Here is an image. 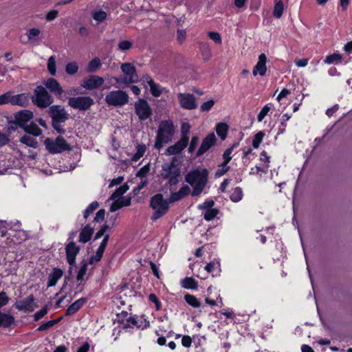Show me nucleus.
I'll use <instances>...</instances> for the list:
<instances>
[{"mask_svg": "<svg viewBox=\"0 0 352 352\" xmlns=\"http://www.w3.org/2000/svg\"><path fill=\"white\" fill-rule=\"evenodd\" d=\"M208 173L206 168H197L190 171L185 179L192 187V196L199 195L208 182Z\"/></svg>", "mask_w": 352, "mask_h": 352, "instance_id": "1", "label": "nucleus"}, {"mask_svg": "<svg viewBox=\"0 0 352 352\" xmlns=\"http://www.w3.org/2000/svg\"><path fill=\"white\" fill-rule=\"evenodd\" d=\"M174 135V125L171 120H163L160 122L155 143V148L160 150L164 144L172 140Z\"/></svg>", "mask_w": 352, "mask_h": 352, "instance_id": "2", "label": "nucleus"}, {"mask_svg": "<svg viewBox=\"0 0 352 352\" xmlns=\"http://www.w3.org/2000/svg\"><path fill=\"white\" fill-rule=\"evenodd\" d=\"M151 207L154 210L151 219L153 221L157 220L164 216L168 210V201L164 199L162 194H157L154 195L150 203Z\"/></svg>", "mask_w": 352, "mask_h": 352, "instance_id": "3", "label": "nucleus"}, {"mask_svg": "<svg viewBox=\"0 0 352 352\" xmlns=\"http://www.w3.org/2000/svg\"><path fill=\"white\" fill-rule=\"evenodd\" d=\"M32 100L34 104L41 108H46L54 102L53 98L42 86H38L36 88Z\"/></svg>", "mask_w": 352, "mask_h": 352, "instance_id": "4", "label": "nucleus"}, {"mask_svg": "<svg viewBox=\"0 0 352 352\" xmlns=\"http://www.w3.org/2000/svg\"><path fill=\"white\" fill-rule=\"evenodd\" d=\"M180 170L174 162H166L162 165L161 175L163 178L168 179V183L175 185L178 182Z\"/></svg>", "mask_w": 352, "mask_h": 352, "instance_id": "5", "label": "nucleus"}, {"mask_svg": "<svg viewBox=\"0 0 352 352\" xmlns=\"http://www.w3.org/2000/svg\"><path fill=\"white\" fill-rule=\"evenodd\" d=\"M121 70L125 77L124 78H115L118 83L130 84L136 82L138 80V76L135 67L131 63H123L121 65Z\"/></svg>", "mask_w": 352, "mask_h": 352, "instance_id": "6", "label": "nucleus"}, {"mask_svg": "<svg viewBox=\"0 0 352 352\" xmlns=\"http://www.w3.org/2000/svg\"><path fill=\"white\" fill-rule=\"evenodd\" d=\"M128 95L126 92L117 90L108 93L105 96V102L111 106L120 107L128 102Z\"/></svg>", "mask_w": 352, "mask_h": 352, "instance_id": "7", "label": "nucleus"}, {"mask_svg": "<svg viewBox=\"0 0 352 352\" xmlns=\"http://www.w3.org/2000/svg\"><path fill=\"white\" fill-rule=\"evenodd\" d=\"M47 150L51 153H58L65 150H69L67 142L61 137H58L55 140L47 138L45 141Z\"/></svg>", "mask_w": 352, "mask_h": 352, "instance_id": "8", "label": "nucleus"}, {"mask_svg": "<svg viewBox=\"0 0 352 352\" xmlns=\"http://www.w3.org/2000/svg\"><path fill=\"white\" fill-rule=\"evenodd\" d=\"M94 100L89 96H79L70 98L69 104L75 109L86 111L94 104Z\"/></svg>", "mask_w": 352, "mask_h": 352, "instance_id": "9", "label": "nucleus"}, {"mask_svg": "<svg viewBox=\"0 0 352 352\" xmlns=\"http://www.w3.org/2000/svg\"><path fill=\"white\" fill-rule=\"evenodd\" d=\"M177 98L180 106L185 109L192 110L197 107L195 97L193 94L179 93Z\"/></svg>", "mask_w": 352, "mask_h": 352, "instance_id": "10", "label": "nucleus"}, {"mask_svg": "<svg viewBox=\"0 0 352 352\" xmlns=\"http://www.w3.org/2000/svg\"><path fill=\"white\" fill-rule=\"evenodd\" d=\"M135 113L141 120L148 119L151 114V109L148 103L142 99L135 103Z\"/></svg>", "mask_w": 352, "mask_h": 352, "instance_id": "11", "label": "nucleus"}, {"mask_svg": "<svg viewBox=\"0 0 352 352\" xmlns=\"http://www.w3.org/2000/svg\"><path fill=\"white\" fill-rule=\"evenodd\" d=\"M49 114L54 121L58 122H65L68 118V114L63 108L58 105L50 107Z\"/></svg>", "mask_w": 352, "mask_h": 352, "instance_id": "12", "label": "nucleus"}, {"mask_svg": "<svg viewBox=\"0 0 352 352\" xmlns=\"http://www.w3.org/2000/svg\"><path fill=\"white\" fill-rule=\"evenodd\" d=\"M104 83V79L98 76L91 75L85 78L82 87L86 89H94L100 87Z\"/></svg>", "mask_w": 352, "mask_h": 352, "instance_id": "13", "label": "nucleus"}, {"mask_svg": "<svg viewBox=\"0 0 352 352\" xmlns=\"http://www.w3.org/2000/svg\"><path fill=\"white\" fill-rule=\"evenodd\" d=\"M36 307L33 295L28 296L27 298L17 302L16 305L17 309L25 312H32Z\"/></svg>", "mask_w": 352, "mask_h": 352, "instance_id": "14", "label": "nucleus"}, {"mask_svg": "<svg viewBox=\"0 0 352 352\" xmlns=\"http://www.w3.org/2000/svg\"><path fill=\"white\" fill-rule=\"evenodd\" d=\"M9 92L8 104L19 107H25L28 105L29 100L25 94H19L13 95L12 92Z\"/></svg>", "mask_w": 352, "mask_h": 352, "instance_id": "15", "label": "nucleus"}, {"mask_svg": "<svg viewBox=\"0 0 352 352\" xmlns=\"http://www.w3.org/2000/svg\"><path fill=\"white\" fill-rule=\"evenodd\" d=\"M216 137L214 133L208 135L202 141L201 144L197 153L200 156L208 151L216 143Z\"/></svg>", "mask_w": 352, "mask_h": 352, "instance_id": "16", "label": "nucleus"}, {"mask_svg": "<svg viewBox=\"0 0 352 352\" xmlns=\"http://www.w3.org/2000/svg\"><path fill=\"white\" fill-rule=\"evenodd\" d=\"M41 31L38 28H30L26 32L28 41L24 43H29L33 45H37L40 43Z\"/></svg>", "mask_w": 352, "mask_h": 352, "instance_id": "17", "label": "nucleus"}, {"mask_svg": "<svg viewBox=\"0 0 352 352\" xmlns=\"http://www.w3.org/2000/svg\"><path fill=\"white\" fill-rule=\"evenodd\" d=\"M43 84L47 89L58 97H60L63 93L60 83L54 78H50L44 81Z\"/></svg>", "mask_w": 352, "mask_h": 352, "instance_id": "18", "label": "nucleus"}, {"mask_svg": "<svg viewBox=\"0 0 352 352\" xmlns=\"http://www.w3.org/2000/svg\"><path fill=\"white\" fill-rule=\"evenodd\" d=\"M267 57L265 54H261L258 56V60L253 68L252 74L254 76L259 74L263 76L267 72L266 67Z\"/></svg>", "mask_w": 352, "mask_h": 352, "instance_id": "19", "label": "nucleus"}, {"mask_svg": "<svg viewBox=\"0 0 352 352\" xmlns=\"http://www.w3.org/2000/svg\"><path fill=\"white\" fill-rule=\"evenodd\" d=\"M109 239V234H106L104 238H103L100 246L98 247L96 254L90 258L89 263L91 265H94L101 260Z\"/></svg>", "mask_w": 352, "mask_h": 352, "instance_id": "20", "label": "nucleus"}, {"mask_svg": "<svg viewBox=\"0 0 352 352\" xmlns=\"http://www.w3.org/2000/svg\"><path fill=\"white\" fill-rule=\"evenodd\" d=\"M66 254L67 261L72 265L75 263L76 256L78 254L80 248L73 241L69 242L66 246Z\"/></svg>", "mask_w": 352, "mask_h": 352, "instance_id": "21", "label": "nucleus"}, {"mask_svg": "<svg viewBox=\"0 0 352 352\" xmlns=\"http://www.w3.org/2000/svg\"><path fill=\"white\" fill-rule=\"evenodd\" d=\"M21 229V223L19 221H0V233L1 236H5L7 234L8 230H13L18 231Z\"/></svg>", "mask_w": 352, "mask_h": 352, "instance_id": "22", "label": "nucleus"}, {"mask_svg": "<svg viewBox=\"0 0 352 352\" xmlns=\"http://www.w3.org/2000/svg\"><path fill=\"white\" fill-rule=\"evenodd\" d=\"M33 118V113L28 110H22L14 115L15 120L23 127L25 124Z\"/></svg>", "mask_w": 352, "mask_h": 352, "instance_id": "23", "label": "nucleus"}, {"mask_svg": "<svg viewBox=\"0 0 352 352\" xmlns=\"http://www.w3.org/2000/svg\"><path fill=\"white\" fill-rule=\"evenodd\" d=\"M63 272L59 268H54L50 273L47 280V287L55 286L58 280L63 276Z\"/></svg>", "mask_w": 352, "mask_h": 352, "instance_id": "24", "label": "nucleus"}, {"mask_svg": "<svg viewBox=\"0 0 352 352\" xmlns=\"http://www.w3.org/2000/svg\"><path fill=\"white\" fill-rule=\"evenodd\" d=\"M86 302L87 299L85 298H81L76 300L67 308L66 314L68 316L74 314L83 306Z\"/></svg>", "mask_w": 352, "mask_h": 352, "instance_id": "25", "label": "nucleus"}, {"mask_svg": "<svg viewBox=\"0 0 352 352\" xmlns=\"http://www.w3.org/2000/svg\"><path fill=\"white\" fill-rule=\"evenodd\" d=\"M94 233V228L90 226H85L81 230L79 236V241L82 243H86L90 240Z\"/></svg>", "mask_w": 352, "mask_h": 352, "instance_id": "26", "label": "nucleus"}, {"mask_svg": "<svg viewBox=\"0 0 352 352\" xmlns=\"http://www.w3.org/2000/svg\"><path fill=\"white\" fill-rule=\"evenodd\" d=\"M189 129L187 128L186 132H184V126L183 127V135L181 139L175 144L180 151H182L188 145L189 141L188 137Z\"/></svg>", "mask_w": 352, "mask_h": 352, "instance_id": "27", "label": "nucleus"}, {"mask_svg": "<svg viewBox=\"0 0 352 352\" xmlns=\"http://www.w3.org/2000/svg\"><path fill=\"white\" fill-rule=\"evenodd\" d=\"M147 82L149 85L152 95L155 97H159L162 94V91L165 90L164 88L155 83L151 78L147 79Z\"/></svg>", "mask_w": 352, "mask_h": 352, "instance_id": "28", "label": "nucleus"}, {"mask_svg": "<svg viewBox=\"0 0 352 352\" xmlns=\"http://www.w3.org/2000/svg\"><path fill=\"white\" fill-rule=\"evenodd\" d=\"M129 190V186L126 184H124L120 186L111 195L110 199L113 201H120L121 197Z\"/></svg>", "mask_w": 352, "mask_h": 352, "instance_id": "29", "label": "nucleus"}, {"mask_svg": "<svg viewBox=\"0 0 352 352\" xmlns=\"http://www.w3.org/2000/svg\"><path fill=\"white\" fill-rule=\"evenodd\" d=\"M23 128L26 133L34 136H39L42 133V130L34 123L25 125Z\"/></svg>", "mask_w": 352, "mask_h": 352, "instance_id": "30", "label": "nucleus"}, {"mask_svg": "<svg viewBox=\"0 0 352 352\" xmlns=\"http://www.w3.org/2000/svg\"><path fill=\"white\" fill-rule=\"evenodd\" d=\"M204 268L208 272L212 273L213 276L214 274L217 275L220 272V264L217 261H212L208 263Z\"/></svg>", "mask_w": 352, "mask_h": 352, "instance_id": "31", "label": "nucleus"}, {"mask_svg": "<svg viewBox=\"0 0 352 352\" xmlns=\"http://www.w3.org/2000/svg\"><path fill=\"white\" fill-rule=\"evenodd\" d=\"M243 194L240 187H236L230 191V198L233 202H239L243 198Z\"/></svg>", "mask_w": 352, "mask_h": 352, "instance_id": "32", "label": "nucleus"}, {"mask_svg": "<svg viewBox=\"0 0 352 352\" xmlns=\"http://www.w3.org/2000/svg\"><path fill=\"white\" fill-rule=\"evenodd\" d=\"M20 142L28 146L36 148L38 146V142L32 137L28 135L22 136L20 139Z\"/></svg>", "mask_w": 352, "mask_h": 352, "instance_id": "33", "label": "nucleus"}, {"mask_svg": "<svg viewBox=\"0 0 352 352\" xmlns=\"http://www.w3.org/2000/svg\"><path fill=\"white\" fill-rule=\"evenodd\" d=\"M275 6L273 11L274 16L279 19L281 17L283 10H284V5L283 3V0H274Z\"/></svg>", "mask_w": 352, "mask_h": 352, "instance_id": "34", "label": "nucleus"}, {"mask_svg": "<svg viewBox=\"0 0 352 352\" xmlns=\"http://www.w3.org/2000/svg\"><path fill=\"white\" fill-rule=\"evenodd\" d=\"M182 285L186 289H195L197 288V281L190 277H186L182 280Z\"/></svg>", "mask_w": 352, "mask_h": 352, "instance_id": "35", "label": "nucleus"}, {"mask_svg": "<svg viewBox=\"0 0 352 352\" xmlns=\"http://www.w3.org/2000/svg\"><path fill=\"white\" fill-rule=\"evenodd\" d=\"M101 66L100 59L98 57L93 58L87 65L89 72H96Z\"/></svg>", "mask_w": 352, "mask_h": 352, "instance_id": "36", "label": "nucleus"}, {"mask_svg": "<svg viewBox=\"0 0 352 352\" xmlns=\"http://www.w3.org/2000/svg\"><path fill=\"white\" fill-rule=\"evenodd\" d=\"M186 302L194 308H198L201 306L199 300L193 295L187 294L184 296Z\"/></svg>", "mask_w": 352, "mask_h": 352, "instance_id": "37", "label": "nucleus"}, {"mask_svg": "<svg viewBox=\"0 0 352 352\" xmlns=\"http://www.w3.org/2000/svg\"><path fill=\"white\" fill-rule=\"evenodd\" d=\"M228 127L225 123H219L216 126V131L217 135L221 138V140H225L227 135Z\"/></svg>", "mask_w": 352, "mask_h": 352, "instance_id": "38", "label": "nucleus"}, {"mask_svg": "<svg viewBox=\"0 0 352 352\" xmlns=\"http://www.w3.org/2000/svg\"><path fill=\"white\" fill-rule=\"evenodd\" d=\"M47 69L49 73L52 76H55L56 74V58L54 56H51L47 61Z\"/></svg>", "mask_w": 352, "mask_h": 352, "instance_id": "39", "label": "nucleus"}, {"mask_svg": "<svg viewBox=\"0 0 352 352\" xmlns=\"http://www.w3.org/2000/svg\"><path fill=\"white\" fill-rule=\"evenodd\" d=\"M111 229V228L109 225L104 224L100 228V230L96 232L95 237H94V240L99 239L102 236H104V237L106 234H109L107 232H110Z\"/></svg>", "mask_w": 352, "mask_h": 352, "instance_id": "40", "label": "nucleus"}, {"mask_svg": "<svg viewBox=\"0 0 352 352\" xmlns=\"http://www.w3.org/2000/svg\"><path fill=\"white\" fill-rule=\"evenodd\" d=\"M133 47V43L128 40L120 41L118 44V49L121 52L129 50Z\"/></svg>", "mask_w": 352, "mask_h": 352, "instance_id": "41", "label": "nucleus"}, {"mask_svg": "<svg viewBox=\"0 0 352 352\" xmlns=\"http://www.w3.org/2000/svg\"><path fill=\"white\" fill-rule=\"evenodd\" d=\"M342 60V56L339 54H333L327 56L324 62L327 64H338Z\"/></svg>", "mask_w": 352, "mask_h": 352, "instance_id": "42", "label": "nucleus"}, {"mask_svg": "<svg viewBox=\"0 0 352 352\" xmlns=\"http://www.w3.org/2000/svg\"><path fill=\"white\" fill-rule=\"evenodd\" d=\"M99 206V204L98 201H95L91 202L86 208V210L84 211V218L87 219L89 216L94 212V210H96L98 207Z\"/></svg>", "mask_w": 352, "mask_h": 352, "instance_id": "43", "label": "nucleus"}, {"mask_svg": "<svg viewBox=\"0 0 352 352\" xmlns=\"http://www.w3.org/2000/svg\"><path fill=\"white\" fill-rule=\"evenodd\" d=\"M78 65L76 62H70L66 65L65 72L69 74L73 75L78 72Z\"/></svg>", "mask_w": 352, "mask_h": 352, "instance_id": "44", "label": "nucleus"}, {"mask_svg": "<svg viewBox=\"0 0 352 352\" xmlns=\"http://www.w3.org/2000/svg\"><path fill=\"white\" fill-rule=\"evenodd\" d=\"M238 146H239V143L234 144L232 147L226 149L224 151V153L223 154V157L224 159V161L223 163H225V164L229 163V162L232 159L231 154L233 151L234 148L237 147Z\"/></svg>", "mask_w": 352, "mask_h": 352, "instance_id": "45", "label": "nucleus"}, {"mask_svg": "<svg viewBox=\"0 0 352 352\" xmlns=\"http://www.w3.org/2000/svg\"><path fill=\"white\" fill-rule=\"evenodd\" d=\"M264 136H265V133L263 131H259L254 135L253 140H252V146L254 148H257L259 146Z\"/></svg>", "mask_w": 352, "mask_h": 352, "instance_id": "46", "label": "nucleus"}, {"mask_svg": "<svg viewBox=\"0 0 352 352\" xmlns=\"http://www.w3.org/2000/svg\"><path fill=\"white\" fill-rule=\"evenodd\" d=\"M218 213L219 210L216 208L208 209L206 210L204 217L206 221H211L216 217Z\"/></svg>", "mask_w": 352, "mask_h": 352, "instance_id": "47", "label": "nucleus"}, {"mask_svg": "<svg viewBox=\"0 0 352 352\" xmlns=\"http://www.w3.org/2000/svg\"><path fill=\"white\" fill-rule=\"evenodd\" d=\"M230 169V166L228 164L222 163L216 170L214 176L216 177H220L225 175Z\"/></svg>", "mask_w": 352, "mask_h": 352, "instance_id": "48", "label": "nucleus"}, {"mask_svg": "<svg viewBox=\"0 0 352 352\" xmlns=\"http://www.w3.org/2000/svg\"><path fill=\"white\" fill-rule=\"evenodd\" d=\"M271 109V106L270 104L265 105L260 112L258 114L257 120L258 122H261L264 118L267 116L270 110Z\"/></svg>", "mask_w": 352, "mask_h": 352, "instance_id": "49", "label": "nucleus"}, {"mask_svg": "<svg viewBox=\"0 0 352 352\" xmlns=\"http://www.w3.org/2000/svg\"><path fill=\"white\" fill-rule=\"evenodd\" d=\"M107 17V14L103 10H98L93 12V18L94 20L101 22Z\"/></svg>", "mask_w": 352, "mask_h": 352, "instance_id": "50", "label": "nucleus"}, {"mask_svg": "<svg viewBox=\"0 0 352 352\" xmlns=\"http://www.w3.org/2000/svg\"><path fill=\"white\" fill-rule=\"evenodd\" d=\"M139 319L137 318V317H129L127 320H126V324H124L126 327H140L141 325L139 324Z\"/></svg>", "mask_w": 352, "mask_h": 352, "instance_id": "51", "label": "nucleus"}, {"mask_svg": "<svg viewBox=\"0 0 352 352\" xmlns=\"http://www.w3.org/2000/svg\"><path fill=\"white\" fill-rule=\"evenodd\" d=\"M129 204H130V200H128V201L125 204H123L122 201H113V202L112 203V204L110 206V211L115 212V211L119 210L120 208H121L123 206H127Z\"/></svg>", "mask_w": 352, "mask_h": 352, "instance_id": "52", "label": "nucleus"}, {"mask_svg": "<svg viewBox=\"0 0 352 352\" xmlns=\"http://www.w3.org/2000/svg\"><path fill=\"white\" fill-rule=\"evenodd\" d=\"M214 104L213 100H210L207 102H204L200 107V111L202 112H207L210 111Z\"/></svg>", "mask_w": 352, "mask_h": 352, "instance_id": "53", "label": "nucleus"}, {"mask_svg": "<svg viewBox=\"0 0 352 352\" xmlns=\"http://www.w3.org/2000/svg\"><path fill=\"white\" fill-rule=\"evenodd\" d=\"M87 270V264L86 263H85L80 267V268L78 272L76 278L78 281H80V280L81 281L84 279V276L86 274Z\"/></svg>", "mask_w": 352, "mask_h": 352, "instance_id": "54", "label": "nucleus"}, {"mask_svg": "<svg viewBox=\"0 0 352 352\" xmlns=\"http://www.w3.org/2000/svg\"><path fill=\"white\" fill-rule=\"evenodd\" d=\"M145 151H146V147L144 145H139L138 146L137 153L134 155V156L132 158L133 160H135V161L138 160L140 157H142L143 156V155L145 153Z\"/></svg>", "mask_w": 352, "mask_h": 352, "instance_id": "55", "label": "nucleus"}, {"mask_svg": "<svg viewBox=\"0 0 352 352\" xmlns=\"http://www.w3.org/2000/svg\"><path fill=\"white\" fill-rule=\"evenodd\" d=\"M56 322H57L56 320L47 321V322L42 324L41 325H40L37 330L39 331L47 330V329H50V327H53L55 324H56Z\"/></svg>", "mask_w": 352, "mask_h": 352, "instance_id": "56", "label": "nucleus"}, {"mask_svg": "<svg viewBox=\"0 0 352 352\" xmlns=\"http://www.w3.org/2000/svg\"><path fill=\"white\" fill-rule=\"evenodd\" d=\"M203 55L206 59H208L210 57V49L208 43H203L201 47Z\"/></svg>", "mask_w": 352, "mask_h": 352, "instance_id": "57", "label": "nucleus"}, {"mask_svg": "<svg viewBox=\"0 0 352 352\" xmlns=\"http://www.w3.org/2000/svg\"><path fill=\"white\" fill-rule=\"evenodd\" d=\"M199 143V138L197 136H194L192 138L191 142L190 143V146L188 147V153H192L194 152L197 146Z\"/></svg>", "mask_w": 352, "mask_h": 352, "instance_id": "58", "label": "nucleus"}, {"mask_svg": "<svg viewBox=\"0 0 352 352\" xmlns=\"http://www.w3.org/2000/svg\"><path fill=\"white\" fill-rule=\"evenodd\" d=\"M208 35L215 43H221V35L218 32H209L208 33Z\"/></svg>", "mask_w": 352, "mask_h": 352, "instance_id": "59", "label": "nucleus"}, {"mask_svg": "<svg viewBox=\"0 0 352 352\" xmlns=\"http://www.w3.org/2000/svg\"><path fill=\"white\" fill-rule=\"evenodd\" d=\"M214 205V202L213 200H207L204 202L202 204L198 206V208L201 210H208L212 209V206Z\"/></svg>", "mask_w": 352, "mask_h": 352, "instance_id": "60", "label": "nucleus"}, {"mask_svg": "<svg viewBox=\"0 0 352 352\" xmlns=\"http://www.w3.org/2000/svg\"><path fill=\"white\" fill-rule=\"evenodd\" d=\"M58 14V11L56 10H52L48 12L45 16V19L47 21H54Z\"/></svg>", "mask_w": 352, "mask_h": 352, "instance_id": "61", "label": "nucleus"}, {"mask_svg": "<svg viewBox=\"0 0 352 352\" xmlns=\"http://www.w3.org/2000/svg\"><path fill=\"white\" fill-rule=\"evenodd\" d=\"M149 170L150 168L148 166H144L138 171L136 176L141 178L145 177L149 172Z\"/></svg>", "mask_w": 352, "mask_h": 352, "instance_id": "62", "label": "nucleus"}, {"mask_svg": "<svg viewBox=\"0 0 352 352\" xmlns=\"http://www.w3.org/2000/svg\"><path fill=\"white\" fill-rule=\"evenodd\" d=\"M181 151L175 146V144L170 146L166 151V154L168 155H176L179 153Z\"/></svg>", "mask_w": 352, "mask_h": 352, "instance_id": "63", "label": "nucleus"}, {"mask_svg": "<svg viewBox=\"0 0 352 352\" xmlns=\"http://www.w3.org/2000/svg\"><path fill=\"white\" fill-rule=\"evenodd\" d=\"M105 215V210L101 209L97 212L94 217V221L100 222L104 220Z\"/></svg>", "mask_w": 352, "mask_h": 352, "instance_id": "64", "label": "nucleus"}]
</instances>
